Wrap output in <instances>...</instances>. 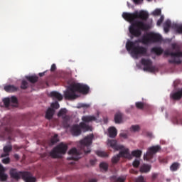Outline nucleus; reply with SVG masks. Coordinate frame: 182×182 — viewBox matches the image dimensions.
<instances>
[{"label":"nucleus","mask_w":182,"mask_h":182,"mask_svg":"<svg viewBox=\"0 0 182 182\" xmlns=\"http://www.w3.org/2000/svg\"><path fill=\"white\" fill-rule=\"evenodd\" d=\"M67 150L68 145L61 142L53 149V150L50 153V156L53 157V159H60V154H65Z\"/></svg>","instance_id":"5"},{"label":"nucleus","mask_w":182,"mask_h":182,"mask_svg":"<svg viewBox=\"0 0 182 182\" xmlns=\"http://www.w3.org/2000/svg\"><path fill=\"white\" fill-rule=\"evenodd\" d=\"M29 87V83L28 81L23 80L21 82V89H23V90L28 89Z\"/></svg>","instance_id":"32"},{"label":"nucleus","mask_w":182,"mask_h":182,"mask_svg":"<svg viewBox=\"0 0 182 182\" xmlns=\"http://www.w3.org/2000/svg\"><path fill=\"white\" fill-rule=\"evenodd\" d=\"M82 122H84V123H89L90 122L96 121V117H95V116H83L82 117Z\"/></svg>","instance_id":"23"},{"label":"nucleus","mask_w":182,"mask_h":182,"mask_svg":"<svg viewBox=\"0 0 182 182\" xmlns=\"http://www.w3.org/2000/svg\"><path fill=\"white\" fill-rule=\"evenodd\" d=\"M152 15L154 16H159V15H161V9H156L152 12Z\"/></svg>","instance_id":"36"},{"label":"nucleus","mask_w":182,"mask_h":182,"mask_svg":"<svg viewBox=\"0 0 182 182\" xmlns=\"http://www.w3.org/2000/svg\"><path fill=\"white\" fill-rule=\"evenodd\" d=\"M150 170H151V166L144 164L140 166L139 171L141 173H149Z\"/></svg>","instance_id":"22"},{"label":"nucleus","mask_w":182,"mask_h":182,"mask_svg":"<svg viewBox=\"0 0 182 182\" xmlns=\"http://www.w3.org/2000/svg\"><path fill=\"white\" fill-rule=\"evenodd\" d=\"M164 27L171 28V21L170 20H166L164 23Z\"/></svg>","instance_id":"43"},{"label":"nucleus","mask_w":182,"mask_h":182,"mask_svg":"<svg viewBox=\"0 0 182 182\" xmlns=\"http://www.w3.org/2000/svg\"><path fill=\"white\" fill-rule=\"evenodd\" d=\"M97 156H99V157H107V154L105 151H97Z\"/></svg>","instance_id":"37"},{"label":"nucleus","mask_w":182,"mask_h":182,"mask_svg":"<svg viewBox=\"0 0 182 182\" xmlns=\"http://www.w3.org/2000/svg\"><path fill=\"white\" fill-rule=\"evenodd\" d=\"M163 21H164V16H161L160 17V18L158 20L157 23H156V25L158 26H160V25H161V23H163Z\"/></svg>","instance_id":"45"},{"label":"nucleus","mask_w":182,"mask_h":182,"mask_svg":"<svg viewBox=\"0 0 182 182\" xmlns=\"http://www.w3.org/2000/svg\"><path fill=\"white\" fill-rule=\"evenodd\" d=\"M66 113H68V110L66 109V108H63L61 109L58 113V117H65V116H68L66 115Z\"/></svg>","instance_id":"31"},{"label":"nucleus","mask_w":182,"mask_h":182,"mask_svg":"<svg viewBox=\"0 0 182 182\" xmlns=\"http://www.w3.org/2000/svg\"><path fill=\"white\" fill-rule=\"evenodd\" d=\"M172 28L174 29L178 33H182V26L178 23H173Z\"/></svg>","instance_id":"29"},{"label":"nucleus","mask_w":182,"mask_h":182,"mask_svg":"<svg viewBox=\"0 0 182 182\" xmlns=\"http://www.w3.org/2000/svg\"><path fill=\"white\" fill-rule=\"evenodd\" d=\"M132 132H139L140 130V127L139 125H133L131 127Z\"/></svg>","instance_id":"42"},{"label":"nucleus","mask_w":182,"mask_h":182,"mask_svg":"<svg viewBox=\"0 0 182 182\" xmlns=\"http://www.w3.org/2000/svg\"><path fill=\"white\" fill-rule=\"evenodd\" d=\"M135 106L136 109H139L140 110H143V109H145L146 110H149V109H150V105L141 102H136Z\"/></svg>","instance_id":"17"},{"label":"nucleus","mask_w":182,"mask_h":182,"mask_svg":"<svg viewBox=\"0 0 182 182\" xmlns=\"http://www.w3.org/2000/svg\"><path fill=\"white\" fill-rule=\"evenodd\" d=\"M135 182H145L144 181V177L139 176L138 178L136 179Z\"/></svg>","instance_id":"47"},{"label":"nucleus","mask_w":182,"mask_h":182,"mask_svg":"<svg viewBox=\"0 0 182 182\" xmlns=\"http://www.w3.org/2000/svg\"><path fill=\"white\" fill-rule=\"evenodd\" d=\"M14 158H15L16 160H19V155H18V154H14Z\"/></svg>","instance_id":"56"},{"label":"nucleus","mask_w":182,"mask_h":182,"mask_svg":"<svg viewBox=\"0 0 182 182\" xmlns=\"http://www.w3.org/2000/svg\"><path fill=\"white\" fill-rule=\"evenodd\" d=\"M119 136L120 137H123V139H127V134L126 133H121Z\"/></svg>","instance_id":"49"},{"label":"nucleus","mask_w":182,"mask_h":182,"mask_svg":"<svg viewBox=\"0 0 182 182\" xmlns=\"http://www.w3.org/2000/svg\"><path fill=\"white\" fill-rule=\"evenodd\" d=\"M161 36L156 33H149L146 36H144L141 40L135 41H128L126 44L127 50L131 52L133 58H138L139 56H146L147 55V48L141 46H136V43H143L149 45V43H156V42H161Z\"/></svg>","instance_id":"2"},{"label":"nucleus","mask_w":182,"mask_h":182,"mask_svg":"<svg viewBox=\"0 0 182 182\" xmlns=\"http://www.w3.org/2000/svg\"><path fill=\"white\" fill-rule=\"evenodd\" d=\"M122 18L131 23L129 31L132 36L134 38H139V36H141V32L150 29V26L144 21L149 19V13L144 10L134 13L124 12Z\"/></svg>","instance_id":"1"},{"label":"nucleus","mask_w":182,"mask_h":182,"mask_svg":"<svg viewBox=\"0 0 182 182\" xmlns=\"http://www.w3.org/2000/svg\"><path fill=\"white\" fill-rule=\"evenodd\" d=\"M26 79L30 82V83H36L39 77L36 75L26 76Z\"/></svg>","instance_id":"27"},{"label":"nucleus","mask_w":182,"mask_h":182,"mask_svg":"<svg viewBox=\"0 0 182 182\" xmlns=\"http://www.w3.org/2000/svg\"><path fill=\"white\" fill-rule=\"evenodd\" d=\"M160 150H161V146L159 145L153 146L149 148L147 152L144 155V160H146V161H151L153 163L151 159H154V154H156V153H159Z\"/></svg>","instance_id":"8"},{"label":"nucleus","mask_w":182,"mask_h":182,"mask_svg":"<svg viewBox=\"0 0 182 182\" xmlns=\"http://www.w3.org/2000/svg\"><path fill=\"white\" fill-rule=\"evenodd\" d=\"M159 174L157 173H153L152 174V180H156V178H157Z\"/></svg>","instance_id":"52"},{"label":"nucleus","mask_w":182,"mask_h":182,"mask_svg":"<svg viewBox=\"0 0 182 182\" xmlns=\"http://www.w3.org/2000/svg\"><path fill=\"white\" fill-rule=\"evenodd\" d=\"M90 89L89 86L80 83L71 84L64 92V97L66 100H75L78 97L77 95H76L77 92L82 93V95H87Z\"/></svg>","instance_id":"3"},{"label":"nucleus","mask_w":182,"mask_h":182,"mask_svg":"<svg viewBox=\"0 0 182 182\" xmlns=\"http://www.w3.org/2000/svg\"><path fill=\"white\" fill-rule=\"evenodd\" d=\"M82 107H87V105L83 104V105H82Z\"/></svg>","instance_id":"58"},{"label":"nucleus","mask_w":182,"mask_h":182,"mask_svg":"<svg viewBox=\"0 0 182 182\" xmlns=\"http://www.w3.org/2000/svg\"><path fill=\"white\" fill-rule=\"evenodd\" d=\"M141 63L144 66V70L151 73H153L154 70V67H153V61H151V60L142 58L141 60Z\"/></svg>","instance_id":"10"},{"label":"nucleus","mask_w":182,"mask_h":182,"mask_svg":"<svg viewBox=\"0 0 182 182\" xmlns=\"http://www.w3.org/2000/svg\"><path fill=\"white\" fill-rule=\"evenodd\" d=\"M116 181L117 182H124V181H126V177H124V176L118 177Z\"/></svg>","instance_id":"46"},{"label":"nucleus","mask_w":182,"mask_h":182,"mask_svg":"<svg viewBox=\"0 0 182 182\" xmlns=\"http://www.w3.org/2000/svg\"><path fill=\"white\" fill-rule=\"evenodd\" d=\"M69 156L71 157L68 158V160H79L82 157V152L77 151L76 148H73L68 151Z\"/></svg>","instance_id":"11"},{"label":"nucleus","mask_w":182,"mask_h":182,"mask_svg":"<svg viewBox=\"0 0 182 182\" xmlns=\"http://www.w3.org/2000/svg\"><path fill=\"white\" fill-rule=\"evenodd\" d=\"M172 122L173 124H182V117L180 114H178L176 117L172 118Z\"/></svg>","instance_id":"26"},{"label":"nucleus","mask_w":182,"mask_h":182,"mask_svg":"<svg viewBox=\"0 0 182 182\" xmlns=\"http://www.w3.org/2000/svg\"><path fill=\"white\" fill-rule=\"evenodd\" d=\"M164 30L165 33H168L169 31H170V27H164Z\"/></svg>","instance_id":"51"},{"label":"nucleus","mask_w":182,"mask_h":182,"mask_svg":"<svg viewBox=\"0 0 182 182\" xmlns=\"http://www.w3.org/2000/svg\"><path fill=\"white\" fill-rule=\"evenodd\" d=\"M3 151L5 154H2L1 157H6L9 156L10 151H12V145H6L5 146H4Z\"/></svg>","instance_id":"18"},{"label":"nucleus","mask_w":182,"mask_h":182,"mask_svg":"<svg viewBox=\"0 0 182 182\" xmlns=\"http://www.w3.org/2000/svg\"><path fill=\"white\" fill-rule=\"evenodd\" d=\"M10 103H14V105L18 104V98H16L15 96H12L10 98Z\"/></svg>","instance_id":"39"},{"label":"nucleus","mask_w":182,"mask_h":182,"mask_svg":"<svg viewBox=\"0 0 182 182\" xmlns=\"http://www.w3.org/2000/svg\"><path fill=\"white\" fill-rule=\"evenodd\" d=\"M133 167H135L136 168H137V167H139V166H140V161L135 159L132 164Z\"/></svg>","instance_id":"41"},{"label":"nucleus","mask_w":182,"mask_h":182,"mask_svg":"<svg viewBox=\"0 0 182 182\" xmlns=\"http://www.w3.org/2000/svg\"><path fill=\"white\" fill-rule=\"evenodd\" d=\"M3 103L5 106V107H9V105H11V98H9V97L4 98L3 100Z\"/></svg>","instance_id":"35"},{"label":"nucleus","mask_w":182,"mask_h":182,"mask_svg":"<svg viewBox=\"0 0 182 182\" xmlns=\"http://www.w3.org/2000/svg\"><path fill=\"white\" fill-rule=\"evenodd\" d=\"M148 1H151V0H148Z\"/></svg>","instance_id":"60"},{"label":"nucleus","mask_w":182,"mask_h":182,"mask_svg":"<svg viewBox=\"0 0 182 182\" xmlns=\"http://www.w3.org/2000/svg\"><path fill=\"white\" fill-rule=\"evenodd\" d=\"M69 116H64L63 117V125L65 129H68L70 127V124H69Z\"/></svg>","instance_id":"28"},{"label":"nucleus","mask_w":182,"mask_h":182,"mask_svg":"<svg viewBox=\"0 0 182 182\" xmlns=\"http://www.w3.org/2000/svg\"><path fill=\"white\" fill-rule=\"evenodd\" d=\"M122 120H123V114L122 112H118L114 115V122L117 124L122 123Z\"/></svg>","instance_id":"25"},{"label":"nucleus","mask_w":182,"mask_h":182,"mask_svg":"<svg viewBox=\"0 0 182 182\" xmlns=\"http://www.w3.org/2000/svg\"><path fill=\"white\" fill-rule=\"evenodd\" d=\"M165 56H171V59L168 60L169 63H176L177 65H180L181 63V60L180 58H182V52L178 51V52H171L168 50H166L164 52Z\"/></svg>","instance_id":"7"},{"label":"nucleus","mask_w":182,"mask_h":182,"mask_svg":"<svg viewBox=\"0 0 182 182\" xmlns=\"http://www.w3.org/2000/svg\"><path fill=\"white\" fill-rule=\"evenodd\" d=\"M51 107H53V109H59L60 106L59 105V102H55L51 104Z\"/></svg>","instance_id":"44"},{"label":"nucleus","mask_w":182,"mask_h":182,"mask_svg":"<svg viewBox=\"0 0 182 182\" xmlns=\"http://www.w3.org/2000/svg\"><path fill=\"white\" fill-rule=\"evenodd\" d=\"M58 141H59V138L58 137V134H55L51 139V144H55V143H58Z\"/></svg>","instance_id":"38"},{"label":"nucleus","mask_w":182,"mask_h":182,"mask_svg":"<svg viewBox=\"0 0 182 182\" xmlns=\"http://www.w3.org/2000/svg\"><path fill=\"white\" fill-rule=\"evenodd\" d=\"M8 180V175L5 173V168L0 164V181H6Z\"/></svg>","instance_id":"16"},{"label":"nucleus","mask_w":182,"mask_h":182,"mask_svg":"<svg viewBox=\"0 0 182 182\" xmlns=\"http://www.w3.org/2000/svg\"><path fill=\"white\" fill-rule=\"evenodd\" d=\"M131 156H133L134 157H141V150H135L132 152Z\"/></svg>","instance_id":"33"},{"label":"nucleus","mask_w":182,"mask_h":182,"mask_svg":"<svg viewBox=\"0 0 182 182\" xmlns=\"http://www.w3.org/2000/svg\"><path fill=\"white\" fill-rule=\"evenodd\" d=\"M10 176L11 178H14V180H19L21 177H23V172H17L16 169H11Z\"/></svg>","instance_id":"13"},{"label":"nucleus","mask_w":182,"mask_h":182,"mask_svg":"<svg viewBox=\"0 0 182 182\" xmlns=\"http://www.w3.org/2000/svg\"><path fill=\"white\" fill-rule=\"evenodd\" d=\"M127 5H128V6H130V5H129V2H127Z\"/></svg>","instance_id":"59"},{"label":"nucleus","mask_w":182,"mask_h":182,"mask_svg":"<svg viewBox=\"0 0 182 182\" xmlns=\"http://www.w3.org/2000/svg\"><path fill=\"white\" fill-rule=\"evenodd\" d=\"M120 157L128 159V160H132V154L129 151V149H125L119 151V154L113 156L112 159V162L113 164H116L120 160Z\"/></svg>","instance_id":"9"},{"label":"nucleus","mask_w":182,"mask_h":182,"mask_svg":"<svg viewBox=\"0 0 182 182\" xmlns=\"http://www.w3.org/2000/svg\"><path fill=\"white\" fill-rule=\"evenodd\" d=\"M4 90L7 92V93H15V92L19 90V87L14 85H8L4 86Z\"/></svg>","instance_id":"15"},{"label":"nucleus","mask_w":182,"mask_h":182,"mask_svg":"<svg viewBox=\"0 0 182 182\" xmlns=\"http://www.w3.org/2000/svg\"><path fill=\"white\" fill-rule=\"evenodd\" d=\"M151 53H156L157 56L163 54L164 50L160 47H154L151 49Z\"/></svg>","instance_id":"24"},{"label":"nucleus","mask_w":182,"mask_h":182,"mask_svg":"<svg viewBox=\"0 0 182 182\" xmlns=\"http://www.w3.org/2000/svg\"><path fill=\"white\" fill-rule=\"evenodd\" d=\"M133 2L135 4V5H139L140 2H143V0H133Z\"/></svg>","instance_id":"50"},{"label":"nucleus","mask_w":182,"mask_h":182,"mask_svg":"<svg viewBox=\"0 0 182 182\" xmlns=\"http://www.w3.org/2000/svg\"><path fill=\"white\" fill-rule=\"evenodd\" d=\"M46 73V71L43 72V73H40L38 74V75L40 76V77H42L43 76H45V74Z\"/></svg>","instance_id":"55"},{"label":"nucleus","mask_w":182,"mask_h":182,"mask_svg":"<svg viewBox=\"0 0 182 182\" xmlns=\"http://www.w3.org/2000/svg\"><path fill=\"white\" fill-rule=\"evenodd\" d=\"M147 136H149V137H151V136H153V134H151V132H148Z\"/></svg>","instance_id":"57"},{"label":"nucleus","mask_w":182,"mask_h":182,"mask_svg":"<svg viewBox=\"0 0 182 182\" xmlns=\"http://www.w3.org/2000/svg\"><path fill=\"white\" fill-rule=\"evenodd\" d=\"M100 168H102V170H104V171H107V170L109 168V165H107V163L102 162L100 164Z\"/></svg>","instance_id":"34"},{"label":"nucleus","mask_w":182,"mask_h":182,"mask_svg":"<svg viewBox=\"0 0 182 182\" xmlns=\"http://www.w3.org/2000/svg\"><path fill=\"white\" fill-rule=\"evenodd\" d=\"M108 134L111 139H114L117 136V129L114 127H111L108 129Z\"/></svg>","instance_id":"19"},{"label":"nucleus","mask_w":182,"mask_h":182,"mask_svg":"<svg viewBox=\"0 0 182 182\" xmlns=\"http://www.w3.org/2000/svg\"><path fill=\"white\" fill-rule=\"evenodd\" d=\"M50 96L51 97H53V99H57V100H59V101L63 100V96L60 93H59L56 91L51 92L50 93Z\"/></svg>","instance_id":"20"},{"label":"nucleus","mask_w":182,"mask_h":182,"mask_svg":"<svg viewBox=\"0 0 182 182\" xmlns=\"http://www.w3.org/2000/svg\"><path fill=\"white\" fill-rule=\"evenodd\" d=\"M9 163H11V158L6 157L2 159L3 164H9Z\"/></svg>","instance_id":"40"},{"label":"nucleus","mask_w":182,"mask_h":182,"mask_svg":"<svg viewBox=\"0 0 182 182\" xmlns=\"http://www.w3.org/2000/svg\"><path fill=\"white\" fill-rule=\"evenodd\" d=\"M22 178L25 182H36V178L32 176V173L29 172H23Z\"/></svg>","instance_id":"14"},{"label":"nucleus","mask_w":182,"mask_h":182,"mask_svg":"<svg viewBox=\"0 0 182 182\" xmlns=\"http://www.w3.org/2000/svg\"><path fill=\"white\" fill-rule=\"evenodd\" d=\"M93 134H90L80 141L79 147L80 151H82L85 154H89L92 151L90 146H92L93 141Z\"/></svg>","instance_id":"4"},{"label":"nucleus","mask_w":182,"mask_h":182,"mask_svg":"<svg viewBox=\"0 0 182 182\" xmlns=\"http://www.w3.org/2000/svg\"><path fill=\"white\" fill-rule=\"evenodd\" d=\"M180 168V164L178 162H175L172 164L170 166L171 171H177Z\"/></svg>","instance_id":"30"},{"label":"nucleus","mask_w":182,"mask_h":182,"mask_svg":"<svg viewBox=\"0 0 182 182\" xmlns=\"http://www.w3.org/2000/svg\"><path fill=\"white\" fill-rule=\"evenodd\" d=\"M90 163L91 166H95V164H96V160L92 159L90 161Z\"/></svg>","instance_id":"53"},{"label":"nucleus","mask_w":182,"mask_h":182,"mask_svg":"<svg viewBox=\"0 0 182 182\" xmlns=\"http://www.w3.org/2000/svg\"><path fill=\"white\" fill-rule=\"evenodd\" d=\"M56 70V65L53 64L50 68V72H55Z\"/></svg>","instance_id":"48"},{"label":"nucleus","mask_w":182,"mask_h":182,"mask_svg":"<svg viewBox=\"0 0 182 182\" xmlns=\"http://www.w3.org/2000/svg\"><path fill=\"white\" fill-rule=\"evenodd\" d=\"M107 144L108 146H109V147H112V149H114V150H122L123 149V147H124L122 145H118L117 141L114 139H109Z\"/></svg>","instance_id":"12"},{"label":"nucleus","mask_w":182,"mask_h":182,"mask_svg":"<svg viewBox=\"0 0 182 182\" xmlns=\"http://www.w3.org/2000/svg\"><path fill=\"white\" fill-rule=\"evenodd\" d=\"M82 129V130L87 132L90 129V127L86 124V123L85 122H81L79 125H73L70 128V132L73 136H80V134H82V129Z\"/></svg>","instance_id":"6"},{"label":"nucleus","mask_w":182,"mask_h":182,"mask_svg":"<svg viewBox=\"0 0 182 182\" xmlns=\"http://www.w3.org/2000/svg\"><path fill=\"white\" fill-rule=\"evenodd\" d=\"M88 182H97V179L96 178H90Z\"/></svg>","instance_id":"54"},{"label":"nucleus","mask_w":182,"mask_h":182,"mask_svg":"<svg viewBox=\"0 0 182 182\" xmlns=\"http://www.w3.org/2000/svg\"><path fill=\"white\" fill-rule=\"evenodd\" d=\"M53 114H55V109L53 108H48L46 112V119L50 120L53 117Z\"/></svg>","instance_id":"21"}]
</instances>
